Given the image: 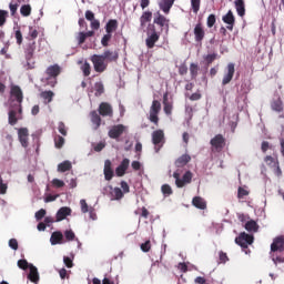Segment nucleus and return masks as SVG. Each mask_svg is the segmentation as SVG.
Wrapping results in <instances>:
<instances>
[{
  "label": "nucleus",
  "mask_w": 284,
  "mask_h": 284,
  "mask_svg": "<svg viewBox=\"0 0 284 284\" xmlns=\"http://www.w3.org/2000/svg\"><path fill=\"white\" fill-rule=\"evenodd\" d=\"M10 94L11 105H16L19 114H23V106L21 105V103H23V91L21 90V87L12 85Z\"/></svg>",
  "instance_id": "nucleus-1"
},
{
  "label": "nucleus",
  "mask_w": 284,
  "mask_h": 284,
  "mask_svg": "<svg viewBox=\"0 0 284 284\" xmlns=\"http://www.w3.org/2000/svg\"><path fill=\"white\" fill-rule=\"evenodd\" d=\"M61 67L59 64L49 65L45 70V74L48 78L45 79V84L50 85V88H54L57 85V77L61 74Z\"/></svg>",
  "instance_id": "nucleus-2"
},
{
  "label": "nucleus",
  "mask_w": 284,
  "mask_h": 284,
  "mask_svg": "<svg viewBox=\"0 0 284 284\" xmlns=\"http://www.w3.org/2000/svg\"><path fill=\"white\" fill-rule=\"evenodd\" d=\"M235 243H236V245H240V247H242V250H243V252H245V254H247L250 252L247 250V246L252 245V243H254V235L243 232L237 237H235Z\"/></svg>",
  "instance_id": "nucleus-3"
},
{
  "label": "nucleus",
  "mask_w": 284,
  "mask_h": 284,
  "mask_svg": "<svg viewBox=\"0 0 284 284\" xmlns=\"http://www.w3.org/2000/svg\"><path fill=\"white\" fill-rule=\"evenodd\" d=\"M36 50H37L36 41L29 42L24 48V55H26L27 65L29 70H32V68H34V62H32V59H34Z\"/></svg>",
  "instance_id": "nucleus-4"
},
{
  "label": "nucleus",
  "mask_w": 284,
  "mask_h": 284,
  "mask_svg": "<svg viewBox=\"0 0 284 284\" xmlns=\"http://www.w3.org/2000/svg\"><path fill=\"white\" fill-rule=\"evenodd\" d=\"M90 61L93 64L94 70L100 74L108 70V62L101 54H93Z\"/></svg>",
  "instance_id": "nucleus-5"
},
{
  "label": "nucleus",
  "mask_w": 284,
  "mask_h": 284,
  "mask_svg": "<svg viewBox=\"0 0 284 284\" xmlns=\"http://www.w3.org/2000/svg\"><path fill=\"white\" fill-rule=\"evenodd\" d=\"M152 143L154 146L155 152H160L161 148L165 144V133L163 130L159 129L153 131L152 133Z\"/></svg>",
  "instance_id": "nucleus-6"
},
{
  "label": "nucleus",
  "mask_w": 284,
  "mask_h": 284,
  "mask_svg": "<svg viewBox=\"0 0 284 284\" xmlns=\"http://www.w3.org/2000/svg\"><path fill=\"white\" fill-rule=\"evenodd\" d=\"M173 178L175 179V185L176 187H185L186 183H192V173L190 171H186L182 179H181V173L175 171L173 173Z\"/></svg>",
  "instance_id": "nucleus-7"
},
{
  "label": "nucleus",
  "mask_w": 284,
  "mask_h": 284,
  "mask_svg": "<svg viewBox=\"0 0 284 284\" xmlns=\"http://www.w3.org/2000/svg\"><path fill=\"white\" fill-rule=\"evenodd\" d=\"M210 144L212 152H223V149L225 148V138L223 134H216L211 139Z\"/></svg>",
  "instance_id": "nucleus-8"
},
{
  "label": "nucleus",
  "mask_w": 284,
  "mask_h": 284,
  "mask_svg": "<svg viewBox=\"0 0 284 284\" xmlns=\"http://www.w3.org/2000/svg\"><path fill=\"white\" fill-rule=\"evenodd\" d=\"M159 112H161V102L159 100H153L149 120L151 123H154V125H159Z\"/></svg>",
  "instance_id": "nucleus-9"
},
{
  "label": "nucleus",
  "mask_w": 284,
  "mask_h": 284,
  "mask_svg": "<svg viewBox=\"0 0 284 284\" xmlns=\"http://www.w3.org/2000/svg\"><path fill=\"white\" fill-rule=\"evenodd\" d=\"M153 23L155 26H159L161 30H170V19H168L165 16L161 14V11H158L154 14Z\"/></svg>",
  "instance_id": "nucleus-10"
},
{
  "label": "nucleus",
  "mask_w": 284,
  "mask_h": 284,
  "mask_svg": "<svg viewBox=\"0 0 284 284\" xmlns=\"http://www.w3.org/2000/svg\"><path fill=\"white\" fill-rule=\"evenodd\" d=\"M150 31H151V34L146 38L145 43L149 49H152L154 48L156 41L161 39V33L156 32V27L154 26L150 27Z\"/></svg>",
  "instance_id": "nucleus-11"
},
{
  "label": "nucleus",
  "mask_w": 284,
  "mask_h": 284,
  "mask_svg": "<svg viewBox=\"0 0 284 284\" xmlns=\"http://www.w3.org/2000/svg\"><path fill=\"white\" fill-rule=\"evenodd\" d=\"M284 252V236L280 235L273 240V243L271 244V254L273 253H280L282 254Z\"/></svg>",
  "instance_id": "nucleus-12"
},
{
  "label": "nucleus",
  "mask_w": 284,
  "mask_h": 284,
  "mask_svg": "<svg viewBox=\"0 0 284 284\" xmlns=\"http://www.w3.org/2000/svg\"><path fill=\"white\" fill-rule=\"evenodd\" d=\"M98 112L100 116H109L110 119L114 116V110L112 109V104L108 102L100 103Z\"/></svg>",
  "instance_id": "nucleus-13"
},
{
  "label": "nucleus",
  "mask_w": 284,
  "mask_h": 284,
  "mask_svg": "<svg viewBox=\"0 0 284 284\" xmlns=\"http://www.w3.org/2000/svg\"><path fill=\"white\" fill-rule=\"evenodd\" d=\"M22 119L21 114L19 113V109H17V105L11 104V108L9 110V125H17V123Z\"/></svg>",
  "instance_id": "nucleus-14"
},
{
  "label": "nucleus",
  "mask_w": 284,
  "mask_h": 284,
  "mask_svg": "<svg viewBox=\"0 0 284 284\" xmlns=\"http://www.w3.org/2000/svg\"><path fill=\"white\" fill-rule=\"evenodd\" d=\"M227 72L224 74L222 79V85H227V83L232 82V79H234V73L236 72V69L234 67V63H229L226 67Z\"/></svg>",
  "instance_id": "nucleus-15"
},
{
  "label": "nucleus",
  "mask_w": 284,
  "mask_h": 284,
  "mask_svg": "<svg viewBox=\"0 0 284 284\" xmlns=\"http://www.w3.org/2000/svg\"><path fill=\"white\" fill-rule=\"evenodd\" d=\"M29 136L30 131H28V128H20L18 129V139L22 145V148H28L29 145Z\"/></svg>",
  "instance_id": "nucleus-16"
},
{
  "label": "nucleus",
  "mask_w": 284,
  "mask_h": 284,
  "mask_svg": "<svg viewBox=\"0 0 284 284\" xmlns=\"http://www.w3.org/2000/svg\"><path fill=\"white\" fill-rule=\"evenodd\" d=\"M222 21L226 23V28L232 32L234 30V23H236V18H234V13L232 10H229L225 16L222 17Z\"/></svg>",
  "instance_id": "nucleus-17"
},
{
  "label": "nucleus",
  "mask_w": 284,
  "mask_h": 284,
  "mask_svg": "<svg viewBox=\"0 0 284 284\" xmlns=\"http://www.w3.org/2000/svg\"><path fill=\"white\" fill-rule=\"evenodd\" d=\"M193 34L195 37L196 43H202L203 42V40L205 39V29H203L202 23H197L194 27Z\"/></svg>",
  "instance_id": "nucleus-18"
},
{
  "label": "nucleus",
  "mask_w": 284,
  "mask_h": 284,
  "mask_svg": "<svg viewBox=\"0 0 284 284\" xmlns=\"http://www.w3.org/2000/svg\"><path fill=\"white\" fill-rule=\"evenodd\" d=\"M124 132H125V125L116 124L110 129L109 136L110 139H119V136H121V134H123Z\"/></svg>",
  "instance_id": "nucleus-19"
},
{
  "label": "nucleus",
  "mask_w": 284,
  "mask_h": 284,
  "mask_svg": "<svg viewBox=\"0 0 284 284\" xmlns=\"http://www.w3.org/2000/svg\"><path fill=\"white\" fill-rule=\"evenodd\" d=\"M100 57H102L108 63L119 61V52L116 51L105 50L102 54H100Z\"/></svg>",
  "instance_id": "nucleus-20"
},
{
  "label": "nucleus",
  "mask_w": 284,
  "mask_h": 284,
  "mask_svg": "<svg viewBox=\"0 0 284 284\" xmlns=\"http://www.w3.org/2000/svg\"><path fill=\"white\" fill-rule=\"evenodd\" d=\"M128 168H130V159L125 158L122 160L120 165L115 169L116 176H125V172H128Z\"/></svg>",
  "instance_id": "nucleus-21"
},
{
  "label": "nucleus",
  "mask_w": 284,
  "mask_h": 284,
  "mask_svg": "<svg viewBox=\"0 0 284 284\" xmlns=\"http://www.w3.org/2000/svg\"><path fill=\"white\" fill-rule=\"evenodd\" d=\"M104 179L105 181H112L114 178V171L112 170V161L105 160L104 161Z\"/></svg>",
  "instance_id": "nucleus-22"
},
{
  "label": "nucleus",
  "mask_w": 284,
  "mask_h": 284,
  "mask_svg": "<svg viewBox=\"0 0 284 284\" xmlns=\"http://www.w3.org/2000/svg\"><path fill=\"white\" fill-rule=\"evenodd\" d=\"M271 110H273V112H278V113L283 112L284 106H283V99H281V97H277L271 101Z\"/></svg>",
  "instance_id": "nucleus-23"
},
{
  "label": "nucleus",
  "mask_w": 284,
  "mask_h": 284,
  "mask_svg": "<svg viewBox=\"0 0 284 284\" xmlns=\"http://www.w3.org/2000/svg\"><path fill=\"white\" fill-rule=\"evenodd\" d=\"M192 205L197 210H207V202L201 196H194L192 200Z\"/></svg>",
  "instance_id": "nucleus-24"
},
{
  "label": "nucleus",
  "mask_w": 284,
  "mask_h": 284,
  "mask_svg": "<svg viewBox=\"0 0 284 284\" xmlns=\"http://www.w3.org/2000/svg\"><path fill=\"white\" fill-rule=\"evenodd\" d=\"M72 214V209L68 206H62L58 212H57V221H65V217L70 216Z\"/></svg>",
  "instance_id": "nucleus-25"
},
{
  "label": "nucleus",
  "mask_w": 284,
  "mask_h": 284,
  "mask_svg": "<svg viewBox=\"0 0 284 284\" xmlns=\"http://www.w3.org/2000/svg\"><path fill=\"white\" fill-rule=\"evenodd\" d=\"M172 6H174V0H162L159 3L160 10H162L164 14H170V10H172Z\"/></svg>",
  "instance_id": "nucleus-26"
},
{
  "label": "nucleus",
  "mask_w": 284,
  "mask_h": 284,
  "mask_svg": "<svg viewBox=\"0 0 284 284\" xmlns=\"http://www.w3.org/2000/svg\"><path fill=\"white\" fill-rule=\"evenodd\" d=\"M90 119L91 123L94 125V130H99L101 128V115L97 111H91L90 112Z\"/></svg>",
  "instance_id": "nucleus-27"
},
{
  "label": "nucleus",
  "mask_w": 284,
  "mask_h": 284,
  "mask_svg": "<svg viewBox=\"0 0 284 284\" xmlns=\"http://www.w3.org/2000/svg\"><path fill=\"white\" fill-rule=\"evenodd\" d=\"M29 270H30L28 274L29 281H31V283H39V270H37V266L30 264Z\"/></svg>",
  "instance_id": "nucleus-28"
},
{
  "label": "nucleus",
  "mask_w": 284,
  "mask_h": 284,
  "mask_svg": "<svg viewBox=\"0 0 284 284\" xmlns=\"http://www.w3.org/2000/svg\"><path fill=\"white\" fill-rule=\"evenodd\" d=\"M118 28H119V21H116V19H111L105 24V32L108 34H112V32H116Z\"/></svg>",
  "instance_id": "nucleus-29"
},
{
  "label": "nucleus",
  "mask_w": 284,
  "mask_h": 284,
  "mask_svg": "<svg viewBox=\"0 0 284 284\" xmlns=\"http://www.w3.org/2000/svg\"><path fill=\"white\" fill-rule=\"evenodd\" d=\"M51 245H61L63 243V233L61 231H55L51 234Z\"/></svg>",
  "instance_id": "nucleus-30"
},
{
  "label": "nucleus",
  "mask_w": 284,
  "mask_h": 284,
  "mask_svg": "<svg viewBox=\"0 0 284 284\" xmlns=\"http://www.w3.org/2000/svg\"><path fill=\"white\" fill-rule=\"evenodd\" d=\"M190 161H192V156H190V154H183L175 161V165L176 168H185Z\"/></svg>",
  "instance_id": "nucleus-31"
},
{
  "label": "nucleus",
  "mask_w": 284,
  "mask_h": 284,
  "mask_svg": "<svg viewBox=\"0 0 284 284\" xmlns=\"http://www.w3.org/2000/svg\"><path fill=\"white\" fill-rule=\"evenodd\" d=\"M152 21V11H143L142 16L140 17V26L141 28H145L146 23Z\"/></svg>",
  "instance_id": "nucleus-32"
},
{
  "label": "nucleus",
  "mask_w": 284,
  "mask_h": 284,
  "mask_svg": "<svg viewBox=\"0 0 284 284\" xmlns=\"http://www.w3.org/2000/svg\"><path fill=\"white\" fill-rule=\"evenodd\" d=\"M235 9L239 17H245V1L244 0H235Z\"/></svg>",
  "instance_id": "nucleus-33"
},
{
  "label": "nucleus",
  "mask_w": 284,
  "mask_h": 284,
  "mask_svg": "<svg viewBox=\"0 0 284 284\" xmlns=\"http://www.w3.org/2000/svg\"><path fill=\"white\" fill-rule=\"evenodd\" d=\"M246 232H258V223L254 220H250L244 225Z\"/></svg>",
  "instance_id": "nucleus-34"
},
{
  "label": "nucleus",
  "mask_w": 284,
  "mask_h": 284,
  "mask_svg": "<svg viewBox=\"0 0 284 284\" xmlns=\"http://www.w3.org/2000/svg\"><path fill=\"white\" fill-rule=\"evenodd\" d=\"M124 195L125 193H123V190H121V187L116 186L111 191V196H113L115 201H121V199H123Z\"/></svg>",
  "instance_id": "nucleus-35"
},
{
  "label": "nucleus",
  "mask_w": 284,
  "mask_h": 284,
  "mask_svg": "<svg viewBox=\"0 0 284 284\" xmlns=\"http://www.w3.org/2000/svg\"><path fill=\"white\" fill-rule=\"evenodd\" d=\"M72 170V163L70 161H63L58 165V172H70Z\"/></svg>",
  "instance_id": "nucleus-36"
},
{
  "label": "nucleus",
  "mask_w": 284,
  "mask_h": 284,
  "mask_svg": "<svg viewBox=\"0 0 284 284\" xmlns=\"http://www.w3.org/2000/svg\"><path fill=\"white\" fill-rule=\"evenodd\" d=\"M189 70H190L191 79L195 81V79L199 77V64L191 63Z\"/></svg>",
  "instance_id": "nucleus-37"
},
{
  "label": "nucleus",
  "mask_w": 284,
  "mask_h": 284,
  "mask_svg": "<svg viewBox=\"0 0 284 284\" xmlns=\"http://www.w3.org/2000/svg\"><path fill=\"white\" fill-rule=\"evenodd\" d=\"M94 90H95V97H101L105 92V87L103 85V82H95L94 83Z\"/></svg>",
  "instance_id": "nucleus-38"
},
{
  "label": "nucleus",
  "mask_w": 284,
  "mask_h": 284,
  "mask_svg": "<svg viewBox=\"0 0 284 284\" xmlns=\"http://www.w3.org/2000/svg\"><path fill=\"white\" fill-rule=\"evenodd\" d=\"M20 14L22 17H30L32 14V7L30 4H23L20 8Z\"/></svg>",
  "instance_id": "nucleus-39"
},
{
  "label": "nucleus",
  "mask_w": 284,
  "mask_h": 284,
  "mask_svg": "<svg viewBox=\"0 0 284 284\" xmlns=\"http://www.w3.org/2000/svg\"><path fill=\"white\" fill-rule=\"evenodd\" d=\"M41 99L48 101V103H52V99H54V92L52 91H43L40 93Z\"/></svg>",
  "instance_id": "nucleus-40"
},
{
  "label": "nucleus",
  "mask_w": 284,
  "mask_h": 284,
  "mask_svg": "<svg viewBox=\"0 0 284 284\" xmlns=\"http://www.w3.org/2000/svg\"><path fill=\"white\" fill-rule=\"evenodd\" d=\"M216 59H219V53H211V54L204 55V61L206 65H212V63H214Z\"/></svg>",
  "instance_id": "nucleus-41"
},
{
  "label": "nucleus",
  "mask_w": 284,
  "mask_h": 284,
  "mask_svg": "<svg viewBox=\"0 0 284 284\" xmlns=\"http://www.w3.org/2000/svg\"><path fill=\"white\" fill-rule=\"evenodd\" d=\"M163 104H164V112L165 114L170 115L172 114V104L168 102V93L163 95Z\"/></svg>",
  "instance_id": "nucleus-42"
},
{
  "label": "nucleus",
  "mask_w": 284,
  "mask_h": 284,
  "mask_svg": "<svg viewBox=\"0 0 284 284\" xmlns=\"http://www.w3.org/2000/svg\"><path fill=\"white\" fill-rule=\"evenodd\" d=\"M272 261L274 265H278V263H284V255L278 253H271Z\"/></svg>",
  "instance_id": "nucleus-43"
},
{
  "label": "nucleus",
  "mask_w": 284,
  "mask_h": 284,
  "mask_svg": "<svg viewBox=\"0 0 284 284\" xmlns=\"http://www.w3.org/2000/svg\"><path fill=\"white\" fill-rule=\"evenodd\" d=\"M65 144V139L61 135H55L54 138V145L58 149L63 148V145Z\"/></svg>",
  "instance_id": "nucleus-44"
},
{
  "label": "nucleus",
  "mask_w": 284,
  "mask_h": 284,
  "mask_svg": "<svg viewBox=\"0 0 284 284\" xmlns=\"http://www.w3.org/2000/svg\"><path fill=\"white\" fill-rule=\"evenodd\" d=\"M272 169L275 176H277L278 179L280 176H283V171L281 170V164L278 163V160H276V163H274Z\"/></svg>",
  "instance_id": "nucleus-45"
},
{
  "label": "nucleus",
  "mask_w": 284,
  "mask_h": 284,
  "mask_svg": "<svg viewBox=\"0 0 284 284\" xmlns=\"http://www.w3.org/2000/svg\"><path fill=\"white\" fill-rule=\"evenodd\" d=\"M81 71L83 72L84 77H90V73L92 72V67L89 62H84V64L81 67Z\"/></svg>",
  "instance_id": "nucleus-46"
},
{
  "label": "nucleus",
  "mask_w": 284,
  "mask_h": 284,
  "mask_svg": "<svg viewBox=\"0 0 284 284\" xmlns=\"http://www.w3.org/2000/svg\"><path fill=\"white\" fill-rule=\"evenodd\" d=\"M191 6L194 14H199V10H201V0H191Z\"/></svg>",
  "instance_id": "nucleus-47"
},
{
  "label": "nucleus",
  "mask_w": 284,
  "mask_h": 284,
  "mask_svg": "<svg viewBox=\"0 0 284 284\" xmlns=\"http://www.w3.org/2000/svg\"><path fill=\"white\" fill-rule=\"evenodd\" d=\"M112 39V34L111 33H106L102 37L101 39V44L103 45V48H108V45H110V41Z\"/></svg>",
  "instance_id": "nucleus-48"
},
{
  "label": "nucleus",
  "mask_w": 284,
  "mask_h": 284,
  "mask_svg": "<svg viewBox=\"0 0 284 284\" xmlns=\"http://www.w3.org/2000/svg\"><path fill=\"white\" fill-rule=\"evenodd\" d=\"M216 23V16L210 14L206 19V26L207 28H214V24Z\"/></svg>",
  "instance_id": "nucleus-49"
},
{
  "label": "nucleus",
  "mask_w": 284,
  "mask_h": 284,
  "mask_svg": "<svg viewBox=\"0 0 284 284\" xmlns=\"http://www.w3.org/2000/svg\"><path fill=\"white\" fill-rule=\"evenodd\" d=\"M162 194H164V196H170L172 195V186H170L169 184H164L161 187Z\"/></svg>",
  "instance_id": "nucleus-50"
},
{
  "label": "nucleus",
  "mask_w": 284,
  "mask_h": 284,
  "mask_svg": "<svg viewBox=\"0 0 284 284\" xmlns=\"http://www.w3.org/2000/svg\"><path fill=\"white\" fill-rule=\"evenodd\" d=\"M30 263H28V260H19L18 261V267L20 270H30Z\"/></svg>",
  "instance_id": "nucleus-51"
},
{
  "label": "nucleus",
  "mask_w": 284,
  "mask_h": 284,
  "mask_svg": "<svg viewBox=\"0 0 284 284\" xmlns=\"http://www.w3.org/2000/svg\"><path fill=\"white\" fill-rule=\"evenodd\" d=\"M227 261H230V257L227 256V253L220 251L219 252V263H227Z\"/></svg>",
  "instance_id": "nucleus-52"
},
{
  "label": "nucleus",
  "mask_w": 284,
  "mask_h": 284,
  "mask_svg": "<svg viewBox=\"0 0 284 284\" xmlns=\"http://www.w3.org/2000/svg\"><path fill=\"white\" fill-rule=\"evenodd\" d=\"M77 41H78V45H83V43H85V32H79L78 36L75 37Z\"/></svg>",
  "instance_id": "nucleus-53"
},
{
  "label": "nucleus",
  "mask_w": 284,
  "mask_h": 284,
  "mask_svg": "<svg viewBox=\"0 0 284 284\" xmlns=\"http://www.w3.org/2000/svg\"><path fill=\"white\" fill-rule=\"evenodd\" d=\"M58 131L60 132V134H62V136H68V128H65V123L59 122Z\"/></svg>",
  "instance_id": "nucleus-54"
},
{
  "label": "nucleus",
  "mask_w": 284,
  "mask_h": 284,
  "mask_svg": "<svg viewBox=\"0 0 284 284\" xmlns=\"http://www.w3.org/2000/svg\"><path fill=\"white\" fill-rule=\"evenodd\" d=\"M8 19V11L6 10H0V28L2 26H6V21Z\"/></svg>",
  "instance_id": "nucleus-55"
},
{
  "label": "nucleus",
  "mask_w": 284,
  "mask_h": 284,
  "mask_svg": "<svg viewBox=\"0 0 284 284\" xmlns=\"http://www.w3.org/2000/svg\"><path fill=\"white\" fill-rule=\"evenodd\" d=\"M64 237L67 241H74V239H77V235L74 234V232L72 230H67L64 232Z\"/></svg>",
  "instance_id": "nucleus-56"
},
{
  "label": "nucleus",
  "mask_w": 284,
  "mask_h": 284,
  "mask_svg": "<svg viewBox=\"0 0 284 284\" xmlns=\"http://www.w3.org/2000/svg\"><path fill=\"white\" fill-rule=\"evenodd\" d=\"M140 247L142 252H150V250H152V243L150 242V240H148L144 243H142Z\"/></svg>",
  "instance_id": "nucleus-57"
},
{
  "label": "nucleus",
  "mask_w": 284,
  "mask_h": 284,
  "mask_svg": "<svg viewBox=\"0 0 284 284\" xmlns=\"http://www.w3.org/2000/svg\"><path fill=\"white\" fill-rule=\"evenodd\" d=\"M80 205H81L82 214H88V212L90 211V206L88 205V202H85V200H80Z\"/></svg>",
  "instance_id": "nucleus-58"
},
{
  "label": "nucleus",
  "mask_w": 284,
  "mask_h": 284,
  "mask_svg": "<svg viewBox=\"0 0 284 284\" xmlns=\"http://www.w3.org/2000/svg\"><path fill=\"white\" fill-rule=\"evenodd\" d=\"M264 162L266 163V165H268V168H274V163H276V160L272 158V155H266L264 158Z\"/></svg>",
  "instance_id": "nucleus-59"
},
{
  "label": "nucleus",
  "mask_w": 284,
  "mask_h": 284,
  "mask_svg": "<svg viewBox=\"0 0 284 284\" xmlns=\"http://www.w3.org/2000/svg\"><path fill=\"white\" fill-rule=\"evenodd\" d=\"M9 9L11 12V17H14V14H17V10H19V2L17 1V3H9Z\"/></svg>",
  "instance_id": "nucleus-60"
},
{
  "label": "nucleus",
  "mask_w": 284,
  "mask_h": 284,
  "mask_svg": "<svg viewBox=\"0 0 284 284\" xmlns=\"http://www.w3.org/2000/svg\"><path fill=\"white\" fill-rule=\"evenodd\" d=\"M250 195V191L243 189V187H239L237 190V199H244V196H248Z\"/></svg>",
  "instance_id": "nucleus-61"
},
{
  "label": "nucleus",
  "mask_w": 284,
  "mask_h": 284,
  "mask_svg": "<svg viewBox=\"0 0 284 284\" xmlns=\"http://www.w3.org/2000/svg\"><path fill=\"white\" fill-rule=\"evenodd\" d=\"M29 37H30L31 41H34V39H37V37H39V31L32 27H29Z\"/></svg>",
  "instance_id": "nucleus-62"
},
{
  "label": "nucleus",
  "mask_w": 284,
  "mask_h": 284,
  "mask_svg": "<svg viewBox=\"0 0 284 284\" xmlns=\"http://www.w3.org/2000/svg\"><path fill=\"white\" fill-rule=\"evenodd\" d=\"M179 74L181 77H185V74H187V64L182 63L179 65Z\"/></svg>",
  "instance_id": "nucleus-63"
},
{
  "label": "nucleus",
  "mask_w": 284,
  "mask_h": 284,
  "mask_svg": "<svg viewBox=\"0 0 284 284\" xmlns=\"http://www.w3.org/2000/svg\"><path fill=\"white\" fill-rule=\"evenodd\" d=\"M51 183H52L53 187H64L65 186V182H63V180H59V179H53Z\"/></svg>",
  "instance_id": "nucleus-64"
}]
</instances>
